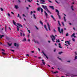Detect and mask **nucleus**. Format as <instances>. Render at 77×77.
<instances>
[{
  "label": "nucleus",
  "instance_id": "52",
  "mask_svg": "<svg viewBox=\"0 0 77 77\" xmlns=\"http://www.w3.org/2000/svg\"><path fill=\"white\" fill-rule=\"evenodd\" d=\"M56 49H55L54 50V52L56 51Z\"/></svg>",
  "mask_w": 77,
  "mask_h": 77
},
{
  "label": "nucleus",
  "instance_id": "1",
  "mask_svg": "<svg viewBox=\"0 0 77 77\" xmlns=\"http://www.w3.org/2000/svg\"><path fill=\"white\" fill-rule=\"evenodd\" d=\"M42 7L45 10H46V11H47L49 13H50V14H51V12H50V11H48V9H47V6L42 5Z\"/></svg>",
  "mask_w": 77,
  "mask_h": 77
},
{
  "label": "nucleus",
  "instance_id": "40",
  "mask_svg": "<svg viewBox=\"0 0 77 77\" xmlns=\"http://www.w3.org/2000/svg\"><path fill=\"white\" fill-rule=\"evenodd\" d=\"M72 40L73 41H75V39L74 38H72Z\"/></svg>",
  "mask_w": 77,
  "mask_h": 77
},
{
  "label": "nucleus",
  "instance_id": "59",
  "mask_svg": "<svg viewBox=\"0 0 77 77\" xmlns=\"http://www.w3.org/2000/svg\"><path fill=\"white\" fill-rule=\"evenodd\" d=\"M28 41L30 42V39H29L28 40Z\"/></svg>",
  "mask_w": 77,
  "mask_h": 77
},
{
  "label": "nucleus",
  "instance_id": "37",
  "mask_svg": "<svg viewBox=\"0 0 77 77\" xmlns=\"http://www.w3.org/2000/svg\"><path fill=\"white\" fill-rule=\"evenodd\" d=\"M42 63L44 65H45V62H43Z\"/></svg>",
  "mask_w": 77,
  "mask_h": 77
},
{
  "label": "nucleus",
  "instance_id": "7",
  "mask_svg": "<svg viewBox=\"0 0 77 77\" xmlns=\"http://www.w3.org/2000/svg\"><path fill=\"white\" fill-rule=\"evenodd\" d=\"M47 25H48L49 30H50V25H49V23H47Z\"/></svg>",
  "mask_w": 77,
  "mask_h": 77
},
{
  "label": "nucleus",
  "instance_id": "11",
  "mask_svg": "<svg viewBox=\"0 0 77 77\" xmlns=\"http://www.w3.org/2000/svg\"><path fill=\"white\" fill-rule=\"evenodd\" d=\"M65 43L66 44H68L69 45H70V43H69V42L68 41H66L65 42Z\"/></svg>",
  "mask_w": 77,
  "mask_h": 77
},
{
  "label": "nucleus",
  "instance_id": "57",
  "mask_svg": "<svg viewBox=\"0 0 77 77\" xmlns=\"http://www.w3.org/2000/svg\"><path fill=\"white\" fill-rule=\"evenodd\" d=\"M2 51H5V50H4V49H2Z\"/></svg>",
  "mask_w": 77,
  "mask_h": 77
},
{
  "label": "nucleus",
  "instance_id": "4",
  "mask_svg": "<svg viewBox=\"0 0 77 77\" xmlns=\"http://www.w3.org/2000/svg\"><path fill=\"white\" fill-rule=\"evenodd\" d=\"M56 12H57V15L59 16V18H60V16L59 15V11H58L57 9H56Z\"/></svg>",
  "mask_w": 77,
  "mask_h": 77
},
{
  "label": "nucleus",
  "instance_id": "18",
  "mask_svg": "<svg viewBox=\"0 0 77 77\" xmlns=\"http://www.w3.org/2000/svg\"><path fill=\"white\" fill-rule=\"evenodd\" d=\"M40 24H41L42 26H43V23H42V21H40Z\"/></svg>",
  "mask_w": 77,
  "mask_h": 77
},
{
  "label": "nucleus",
  "instance_id": "39",
  "mask_svg": "<svg viewBox=\"0 0 77 77\" xmlns=\"http://www.w3.org/2000/svg\"><path fill=\"white\" fill-rule=\"evenodd\" d=\"M66 36H68V33H67L66 34Z\"/></svg>",
  "mask_w": 77,
  "mask_h": 77
},
{
  "label": "nucleus",
  "instance_id": "55",
  "mask_svg": "<svg viewBox=\"0 0 77 77\" xmlns=\"http://www.w3.org/2000/svg\"><path fill=\"white\" fill-rule=\"evenodd\" d=\"M37 5H38V6H39V4H38V3H37Z\"/></svg>",
  "mask_w": 77,
  "mask_h": 77
},
{
  "label": "nucleus",
  "instance_id": "14",
  "mask_svg": "<svg viewBox=\"0 0 77 77\" xmlns=\"http://www.w3.org/2000/svg\"><path fill=\"white\" fill-rule=\"evenodd\" d=\"M44 27L45 28V29L46 30H47V31H48V29H47V28L46 25H44Z\"/></svg>",
  "mask_w": 77,
  "mask_h": 77
},
{
  "label": "nucleus",
  "instance_id": "30",
  "mask_svg": "<svg viewBox=\"0 0 77 77\" xmlns=\"http://www.w3.org/2000/svg\"><path fill=\"white\" fill-rule=\"evenodd\" d=\"M1 11H3V8H1Z\"/></svg>",
  "mask_w": 77,
  "mask_h": 77
},
{
  "label": "nucleus",
  "instance_id": "28",
  "mask_svg": "<svg viewBox=\"0 0 77 77\" xmlns=\"http://www.w3.org/2000/svg\"><path fill=\"white\" fill-rule=\"evenodd\" d=\"M61 32L62 33L63 32V29H61Z\"/></svg>",
  "mask_w": 77,
  "mask_h": 77
},
{
  "label": "nucleus",
  "instance_id": "56",
  "mask_svg": "<svg viewBox=\"0 0 77 77\" xmlns=\"http://www.w3.org/2000/svg\"><path fill=\"white\" fill-rule=\"evenodd\" d=\"M33 13H36V12L35 11H33Z\"/></svg>",
  "mask_w": 77,
  "mask_h": 77
},
{
  "label": "nucleus",
  "instance_id": "6",
  "mask_svg": "<svg viewBox=\"0 0 77 77\" xmlns=\"http://www.w3.org/2000/svg\"><path fill=\"white\" fill-rule=\"evenodd\" d=\"M44 12L45 15L46 16V17L47 18H48V14H47V13L45 11Z\"/></svg>",
  "mask_w": 77,
  "mask_h": 77
},
{
  "label": "nucleus",
  "instance_id": "51",
  "mask_svg": "<svg viewBox=\"0 0 77 77\" xmlns=\"http://www.w3.org/2000/svg\"><path fill=\"white\" fill-rule=\"evenodd\" d=\"M23 17H26V16H25L24 14H23Z\"/></svg>",
  "mask_w": 77,
  "mask_h": 77
},
{
  "label": "nucleus",
  "instance_id": "46",
  "mask_svg": "<svg viewBox=\"0 0 77 77\" xmlns=\"http://www.w3.org/2000/svg\"><path fill=\"white\" fill-rule=\"evenodd\" d=\"M57 72H57V71H56V72H54V73H57Z\"/></svg>",
  "mask_w": 77,
  "mask_h": 77
},
{
  "label": "nucleus",
  "instance_id": "3",
  "mask_svg": "<svg viewBox=\"0 0 77 77\" xmlns=\"http://www.w3.org/2000/svg\"><path fill=\"white\" fill-rule=\"evenodd\" d=\"M51 37L52 40L53 42H54V40H55V36H54L53 35H52L51 36Z\"/></svg>",
  "mask_w": 77,
  "mask_h": 77
},
{
  "label": "nucleus",
  "instance_id": "32",
  "mask_svg": "<svg viewBox=\"0 0 77 77\" xmlns=\"http://www.w3.org/2000/svg\"><path fill=\"white\" fill-rule=\"evenodd\" d=\"M8 17H10V14H9V13H8Z\"/></svg>",
  "mask_w": 77,
  "mask_h": 77
},
{
  "label": "nucleus",
  "instance_id": "17",
  "mask_svg": "<svg viewBox=\"0 0 77 77\" xmlns=\"http://www.w3.org/2000/svg\"><path fill=\"white\" fill-rule=\"evenodd\" d=\"M17 25H18L20 27V26H21V27H22V26L20 24L17 23Z\"/></svg>",
  "mask_w": 77,
  "mask_h": 77
},
{
  "label": "nucleus",
  "instance_id": "50",
  "mask_svg": "<svg viewBox=\"0 0 77 77\" xmlns=\"http://www.w3.org/2000/svg\"><path fill=\"white\" fill-rule=\"evenodd\" d=\"M5 31L6 30V26H5Z\"/></svg>",
  "mask_w": 77,
  "mask_h": 77
},
{
  "label": "nucleus",
  "instance_id": "31",
  "mask_svg": "<svg viewBox=\"0 0 77 77\" xmlns=\"http://www.w3.org/2000/svg\"><path fill=\"white\" fill-rule=\"evenodd\" d=\"M2 54H3L4 55H5L6 54V53H4V52H2Z\"/></svg>",
  "mask_w": 77,
  "mask_h": 77
},
{
  "label": "nucleus",
  "instance_id": "2",
  "mask_svg": "<svg viewBox=\"0 0 77 77\" xmlns=\"http://www.w3.org/2000/svg\"><path fill=\"white\" fill-rule=\"evenodd\" d=\"M13 24H14V25H15V26H17V31H19V27H18V26L16 25V23L15 22V21H14V20H13Z\"/></svg>",
  "mask_w": 77,
  "mask_h": 77
},
{
  "label": "nucleus",
  "instance_id": "19",
  "mask_svg": "<svg viewBox=\"0 0 77 77\" xmlns=\"http://www.w3.org/2000/svg\"><path fill=\"white\" fill-rule=\"evenodd\" d=\"M51 18H53V19L54 20H55V19H54V17H53V16H52V15H51Z\"/></svg>",
  "mask_w": 77,
  "mask_h": 77
},
{
  "label": "nucleus",
  "instance_id": "16",
  "mask_svg": "<svg viewBox=\"0 0 77 77\" xmlns=\"http://www.w3.org/2000/svg\"><path fill=\"white\" fill-rule=\"evenodd\" d=\"M41 8L40 7H39L38 8H37V10L38 11H39V10H41Z\"/></svg>",
  "mask_w": 77,
  "mask_h": 77
},
{
  "label": "nucleus",
  "instance_id": "44",
  "mask_svg": "<svg viewBox=\"0 0 77 77\" xmlns=\"http://www.w3.org/2000/svg\"><path fill=\"white\" fill-rule=\"evenodd\" d=\"M11 50L12 51H13V52H14V50L11 49Z\"/></svg>",
  "mask_w": 77,
  "mask_h": 77
},
{
  "label": "nucleus",
  "instance_id": "62",
  "mask_svg": "<svg viewBox=\"0 0 77 77\" xmlns=\"http://www.w3.org/2000/svg\"><path fill=\"white\" fill-rule=\"evenodd\" d=\"M37 2L38 3L39 1L38 0L37 1Z\"/></svg>",
  "mask_w": 77,
  "mask_h": 77
},
{
  "label": "nucleus",
  "instance_id": "45",
  "mask_svg": "<svg viewBox=\"0 0 77 77\" xmlns=\"http://www.w3.org/2000/svg\"><path fill=\"white\" fill-rule=\"evenodd\" d=\"M11 13L12 14H13V15L14 14V13H13L12 12H11Z\"/></svg>",
  "mask_w": 77,
  "mask_h": 77
},
{
  "label": "nucleus",
  "instance_id": "61",
  "mask_svg": "<svg viewBox=\"0 0 77 77\" xmlns=\"http://www.w3.org/2000/svg\"><path fill=\"white\" fill-rule=\"evenodd\" d=\"M28 32H29V33H30V30H28Z\"/></svg>",
  "mask_w": 77,
  "mask_h": 77
},
{
  "label": "nucleus",
  "instance_id": "21",
  "mask_svg": "<svg viewBox=\"0 0 77 77\" xmlns=\"http://www.w3.org/2000/svg\"><path fill=\"white\" fill-rule=\"evenodd\" d=\"M15 8L16 9H17L18 7V5H15Z\"/></svg>",
  "mask_w": 77,
  "mask_h": 77
},
{
  "label": "nucleus",
  "instance_id": "60",
  "mask_svg": "<svg viewBox=\"0 0 77 77\" xmlns=\"http://www.w3.org/2000/svg\"><path fill=\"white\" fill-rule=\"evenodd\" d=\"M26 9H29V8L26 7Z\"/></svg>",
  "mask_w": 77,
  "mask_h": 77
},
{
  "label": "nucleus",
  "instance_id": "33",
  "mask_svg": "<svg viewBox=\"0 0 77 77\" xmlns=\"http://www.w3.org/2000/svg\"><path fill=\"white\" fill-rule=\"evenodd\" d=\"M64 20L65 21H66V19H65V17H64Z\"/></svg>",
  "mask_w": 77,
  "mask_h": 77
},
{
  "label": "nucleus",
  "instance_id": "8",
  "mask_svg": "<svg viewBox=\"0 0 77 77\" xmlns=\"http://www.w3.org/2000/svg\"><path fill=\"white\" fill-rule=\"evenodd\" d=\"M42 53H43V54H44V56H45L47 58V59H48V57H47V56H46V55L45 54V53H44V52L42 51Z\"/></svg>",
  "mask_w": 77,
  "mask_h": 77
},
{
  "label": "nucleus",
  "instance_id": "20",
  "mask_svg": "<svg viewBox=\"0 0 77 77\" xmlns=\"http://www.w3.org/2000/svg\"><path fill=\"white\" fill-rule=\"evenodd\" d=\"M59 48H62V47H61V46H60V44L59 43Z\"/></svg>",
  "mask_w": 77,
  "mask_h": 77
},
{
  "label": "nucleus",
  "instance_id": "43",
  "mask_svg": "<svg viewBox=\"0 0 77 77\" xmlns=\"http://www.w3.org/2000/svg\"><path fill=\"white\" fill-rule=\"evenodd\" d=\"M77 59V56H75V59Z\"/></svg>",
  "mask_w": 77,
  "mask_h": 77
},
{
  "label": "nucleus",
  "instance_id": "25",
  "mask_svg": "<svg viewBox=\"0 0 77 77\" xmlns=\"http://www.w3.org/2000/svg\"><path fill=\"white\" fill-rule=\"evenodd\" d=\"M33 17L35 19H36V17H35V14H33Z\"/></svg>",
  "mask_w": 77,
  "mask_h": 77
},
{
  "label": "nucleus",
  "instance_id": "36",
  "mask_svg": "<svg viewBox=\"0 0 77 77\" xmlns=\"http://www.w3.org/2000/svg\"><path fill=\"white\" fill-rule=\"evenodd\" d=\"M23 41H26V38H24Z\"/></svg>",
  "mask_w": 77,
  "mask_h": 77
},
{
  "label": "nucleus",
  "instance_id": "38",
  "mask_svg": "<svg viewBox=\"0 0 77 77\" xmlns=\"http://www.w3.org/2000/svg\"><path fill=\"white\" fill-rule=\"evenodd\" d=\"M62 24H63V26H65V25H64V23H63V22H62Z\"/></svg>",
  "mask_w": 77,
  "mask_h": 77
},
{
  "label": "nucleus",
  "instance_id": "35",
  "mask_svg": "<svg viewBox=\"0 0 77 77\" xmlns=\"http://www.w3.org/2000/svg\"><path fill=\"white\" fill-rule=\"evenodd\" d=\"M20 34L21 36H23V34H22L21 32H20Z\"/></svg>",
  "mask_w": 77,
  "mask_h": 77
},
{
  "label": "nucleus",
  "instance_id": "27",
  "mask_svg": "<svg viewBox=\"0 0 77 77\" xmlns=\"http://www.w3.org/2000/svg\"><path fill=\"white\" fill-rule=\"evenodd\" d=\"M72 8H73V6H72L71 7V8L72 9V11H74V9H73Z\"/></svg>",
  "mask_w": 77,
  "mask_h": 77
},
{
  "label": "nucleus",
  "instance_id": "13",
  "mask_svg": "<svg viewBox=\"0 0 77 77\" xmlns=\"http://www.w3.org/2000/svg\"><path fill=\"white\" fill-rule=\"evenodd\" d=\"M49 7L50 8H51L52 9H53V10L54 9V7L53 6H49Z\"/></svg>",
  "mask_w": 77,
  "mask_h": 77
},
{
  "label": "nucleus",
  "instance_id": "49",
  "mask_svg": "<svg viewBox=\"0 0 77 77\" xmlns=\"http://www.w3.org/2000/svg\"><path fill=\"white\" fill-rule=\"evenodd\" d=\"M27 37H28V38L29 37V36H30V35H27Z\"/></svg>",
  "mask_w": 77,
  "mask_h": 77
},
{
  "label": "nucleus",
  "instance_id": "41",
  "mask_svg": "<svg viewBox=\"0 0 77 77\" xmlns=\"http://www.w3.org/2000/svg\"><path fill=\"white\" fill-rule=\"evenodd\" d=\"M54 32H56V30H55V29H54Z\"/></svg>",
  "mask_w": 77,
  "mask_h": 77
},
{
  "label": "nucleus",
  "instance_id": "34",
  "mask_svg": "<svg viewBox=\"0 0 77 77\" xmlns=\"http://www.w3.org/2000/svg\"><path fill=\"white\" fill-rule=\"evenodd\" d=\"M62 53V52H60L59 53V54H61Z\"/></svg>",
  "mask_w": 77,
  "mask_h": 77
},
{
  "label": "nucleus",
  "instance_id": "5",
  "mask_svg": "<svg viewBox=\"0 0 77 77\" xmlns=\"http://www.w3.org/2000/svg\"><path fill=\"white\" fill-rule=\"evenodd\" d=\"M40 2H41L40 3H41V4H45V3L44 2H45V1L44 0H40Z\"/></svg>",
  "mask_w": 77,
  "mask_h": 77
},
{
  "label": "nucleus",
  "instance_id": "64",
  "mask_svg": "<svg viewBox=\"0 0 77 77\" xmlns=\"http://www.w3.org/2000/svg\"><path fill=\"white\" fill-rule=\"evenodd\" d=\"M69 24H70V25H71V23H69Z\"/></svg>",
  "mask_w": 77,
  "mask_h": 77
},
{
  "label": "nucleus",
  "instance_id": "48",
  "mask_svg": "<svg viewBox=\"0 0 77 77\" xmlns=\"http://www.w3.org/2000/svg\"><path fill=\"white\" fill-rule=\"evenodd\" d=\"M32 14H33V12L31 11V15H32Z\"/></svg>",
  "mask_w": 77,
  "mask_h": 77
},
{
  "label": "nucleus",
  "instance_id": "24",
  "mask_svg": "<svg viewBox=\"0 0 77 77\" xmlns=\"http://www.w3.org/2000/svg\"><path fill=\"white\" fill-rule=\"evenodd\" d=\"M40 10L41 11V12H43V9H42V8H41Z\"/></svg>",
  "mask_w": 77,
  "mask_h": 77
},
{
  "label": "nucleus",
  "instance_id": "22",
  "mask_svg": "<svg viewBox=\"0 0 77 77\" xmlns=\"http://www.w3.org/2000/svg\"><path fill=\"white\" fill-rule=\"evenodd\" d=\"M18 15L17 17H19L20 18H21V16H20V14H18Z\"/></svg>",
  "mask_w": 77,
  "mask_h": 77
},
{
  "label": "nucleus",
  "instance_id": "47",
  "mask_svg": "<svg viewBox=\"0 0 77 77\" xmlns=\"http://www.w3.org/2000/svg\"><path fill=\"white\" fill-rule=\"evenodd\" d=\"M26 56H29V55L28 54H27L26 55Z\"/></svg>",
  "mask_w": 77,
  "mask_h": 77
},
{
  "label": "nucleus",
  "instance_id": "12",
  "mask_svg": "<svg viewBox=\"0 0 77 77\" xmlns=\"http://www.w3.org/2000/svg\"><path fill=\"white\" fill-rule=\"evenodd\" d=\"M75 35V34L74 33H73V34L71 35V37H73V36H74V38H76V36H74Z\"/></svg>",
  "mask_w": 77,
  "mask_h": 77
},
{
  "label": "nucleus",
  "instance_id": "26",
  "mask_svg": "<svg viewBox=\"0 0 77 77\" xmlns=\"http://www.w3.org/2000/svg\"><path fill=\"white\" fill-rule=\"evenodd\" d=\"M8 45L9 46H11V45H12V43H10H10H8Z\"/></svg>",
  "mask_w": 77,
  "mask_h": 77
},
{
  "label": "nucleus",
  "instance_id": "63",
  "mask_svg": "<svg viewBox=\"0 0 77 77\" xmlns=\"http://www.w3.org/2000/svg\"><path fill=\"white\" fill-rule=\"evenodd\" d=\"M38 49L39 50V51H40V49H39V48H38Z\"/></svg>",
  "mask_w": 77,
  "mask_h": 77
},
{
  "label": "nucleus",
  "instance_id": "9",
  "mask_svg": "<svg viewBox=\"0 0 77 77\" xmlns=\"http://www.w3.org/2000/svg\"><path fill=\"white\" fill-rule=\"evenodd\" d=\"M14 46H15V47H18V46H19V45H18V44H17L16 43H14Z\"/></svg>",
  "mask_w": 77,
  "mask_h": 77
},
{
  "label": "nucleus",
  "instance_id": "53",
  "mask_svg": "<svg viewBox=\"0 0 77 77\" xmlns=\"http://www.w3.org/2000/svg\"><path fill=\"white\" fill-rule=\"evenodd\" d=\"M35 27H36V29L37 30L38 29V28L37 27L35 26Z\"/></svg>",
  "mask_w": 77,
  "mask_h": 77
},
{
  "label": "nucleus",
  "instance_id": "15",
  "mask_svg": "<svg viewBox=\"0 0 77 77\" xmlns=\"http://www.w3.org/2000/svg\"><path fill=\"white\" fill-rule=\"evenodd\" d=\"M3 36H4V35H0V38H3Z\"/></svg>",
  "mask_w": 77,
  "mask_h": 77
},
{
  "label": "nucleus",
  "instance_id": "23",
  "mask_svg": "<svg viewBox=\"0 0 77 77\" xmlns=\"http://www.w3.org/2000/svg\"><path fill=\"white\" fill-rule=\"evenodd\" d=\"M60 42L59 40L57 39L56 42Z\"/></svg>",
  "mask_w": 77,
  "mask_h": 77
},
{
  "label": "nucleus",
  "instance_id": "10",
  "mask_svg": "<svg viewBox=\"0 0 77 77\" xmlns=\"http://www.w3.org/2000/svg\"><path fill=\"white\" fill-rule=\"evenodd\" d=\"M58 30L59 32L60 33H62L61 31H60V27H58Z\"/></svg>",
  "mask_w": 77,
  "mask_h": 77
},
{
  "label": "nucleus",
  "instance_id": "54",
  "mask_svg": "<svg viewBox=\"0 0 77 77\" xmlns=\"http://www.w3.org/2000/svg\"><path fill=\"white\" fill-rule=\"evenodd\" d=\"M75 55H77V52H75Z\"/></svg>",
  "mask_w": 77,
  "mask_h": 77
},
{
  "label": "nucleus",
  "instance_id": "42",
  "mask_svg": "<svg viewBox=\"0 0 77 77\" xmlns=\"http://www.w3.org/2000/svg\"><path fill=\"white\" fill-rule=\"evenodd\" d=\"M27 1L29 2H31V1L30 0H27Z\"/></svg>",
  "mask_w": 77,
  "mask_h": 77
},
{
  "label": "nucleus",
  "instance_id": "29",
  "mask_svg": "<svg viewBox=\"0 0 77 77\" xmlns=\"http://www.w3.org/2000/svg\"><path fill=\"white\" fill-rule=\"evenodd\" d=\"M58 24H59V26H60V22H59V21H58Z\"/></svg>",
  "mask_w": 77,
  "mask_h": 77
},
{
  "label": "nucleus",
  "instance_id": "58",
  "mask_svg": "<svg viewBox=\"0 0 77 77\" xmlns=\"http://www.w3.org/2000/svg\"><path fill=\"white\" fill-rule=\"evenodd\" d=\"M65 45H66V46H68V45L66 44H65Z\"/></svg>",
  "mask_w": 77,
  "mask_h": 77
}]
</instances>
